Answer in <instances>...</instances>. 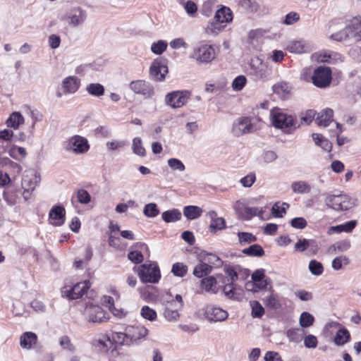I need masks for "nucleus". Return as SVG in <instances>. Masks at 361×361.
<instances>
[{
    "mask_svg": "<svg viewBox=\"0 0 361 361\" xmlns=\"http://www.w3.org/2000/svg\"><path fill=\"white\" fill-rule=\"evenodd\" d=\"M326 205L336 211H346L353 207L352 199L347 195H331L326 199Z\"/></svg>",
    "mask_w": 361,
    "mask_h": 361,
    "instance_id": "obj_4",
    "label": "nucleus"
},
{
    "mask_svg": "<svg viewBox=\"0 0 361 361\" xmlns=\"http://www.w3.org/2000/svg\"><path fill=\"white\" fill-rule=\"evenodd\" d=\"M242 252L245 255L254 257H262L264 255V250L262 247L258 244H253L243 249Z\"/></svg>",
    "mask_w": 361,
    "mask_h": 361,
    "instance_id": "obj_36",
    "label": "nucleus"
},
{
    "mask_svg": "<svg viewBox=\"0 0 361 361\" xmlns=\"http://www.w3.org/2000/svg\"><path fill=\"white\" fill-rule=\"evenodd\" d=\"M159 213V210L155 203L147 204L143 209V214L145 216L153 218L157 216Z\"/></svg>",
    "mask_w": 361,
    "mask_h": 361,
    "instance_id": "obj_39",
    "label": "nucleus"
},
{
    "mask_svg": "<svg viewBox=\"0 0 361 361\" xmlns=\"http://www.w3.org/2000/svg\"><path fill=\"white\" fill-rule=\"evenodd\" d=\"M290 90V86L286 82H280L273 86L274 92L277 94H282L283 96L289 94Z\"/></svg>",
    "mask_w": 361,
    "mask_h": 361,
    "instance_id": "obj_38",
    "label": "nucleus"
},
{
    "mask_svg": "<svg viewBox=\"0 0 361 361\" xmlns=\"http://www.w3.org/2000/svg\"><path fill=\"white\" fill-rule=\"evenodd\" d=\"M240 244L244 245L247 243H250L257 240L255 235L250 233L247 232H239L238 233Z\"/></svg>",
    "mask_w": 361,
    "mask_h": 361,
    "instance_id": "obj_48",
    "label": "nucleus"
},
{
    "mask_svg": "<svg viewBox=\"0 0 361 361\" xmlns=\"http://www.w3.org/2000/svg\"><path fill=\"white\" fill-rule=\"evenodd\" d=\"M190 96L188 91H173L166 95L165 103L172 108H180L188 102Z\"/></svg>",
    "mask_w": 361,
    "mask_h": 361,
    "instance_id": "obj_9",
    "label": "nucleus"
},
{
    "mask_svg": "<svg viewBox=\"0 0 361 361\" xmlns=\"http://www.w3.org/2000/svg\"><path fill=\"white\" fill-rule=\"evenodd\" d=\"M161 217L166 223L175 222L181 219V213L178 209H173L163 212Z\"/></svg>",
    "mask_w": 361,
    "mask_h": 361,
    "instance_id": "obj_29",
    "label": "nucleus"
},
{
    "mask_svg": "<svg viewBox=\"0 0 361 361\" xmlns=\"http://www.w3.org/2000/svg\"><path fill=\"white\" fill-rule=\"evenodd\" d=\"M251 74L257 80H267L270 76L268 66L259 57L254 58L250 62Z\"/></svg>",
    "mask_w": 361,
    "mask_h": 361,
    "instance_id": "obj_10",
    "label": "nucleus"
},
{
    "mask_svg": "<svg viewBox=\"0 0 361 361\" xmlns=\"http://www.w3.org/2000/svg\"><path fill=\"white\" fill-rule=\"evenodd\" d=\"M214 19L217 23H212L207 26L206 32L208 34H217L221 29L219 23L231 22L233 20V13L229 8L224 6L217 10Z\"/></svg>",
    "mask_w": 361,
    "mask_h": 361,
    "instance_id": "obj_5",
    "label": "nucleus"
},
{
    "mask_svg": "<svg viewBox=\"0 0 361 361\" xmlns=\"http://www.w3.org/2000/svg\"><path fill=\"white\" fill-rule=\"evenodd\" d=\"M167 42L164 40H159L152 44L151 50L156 54H161L167 48Z\"/></svg>",
    "mask_w": 361,
    "mask_h": 361,
    "instance_id": "obj_53",
    "label": "nucleus"
},
{
    "mask_svg": "<svg viewBox=\"0 0 361 361\" xmlns=\"http://www.w3.org/2000/svg\"><path fill=\"white\" fill-rule=\"evenodd\" d=\"M183 7L187 13L191 16H194L197 11L196 4L192 1H188L183 4Z\"/></svg>",
    "mask_w": 361,
    "mask_h": 361,
    "instance_id": "obj_64",
    "label": "nucleus"
},
{
    "mask_svg": "<svg viewBox=\"0 0 361 361\" xmlns=\"http://www.w3.org/2000/svg\"><path fill=\"white\" fill-rule=\"evenodd\" d=\"M360 26V20L357 18H354L350 24L346 26L343 30L334 33L330 38L337 42H343L348 39L350 36L354 37V32Z\"/></svg>",
    "mask_w": 361,
    "mask_h": 361,
    "instance_id": "obj_14",
    "label": "nucleus"
},
{
    "mask_svg": "<svg viewBox=\"0 0 361 361\" xmlns=\"http://www.w3.org/2000/svg\"><path fill=\"white\" fill-rule=\"evenodd\" d=\"M265 305L272 310H278L281 305L276 297L272 294L268 295L264 299Z\"/></svg>",
    "mask_w": 361,
    "mask_h": 361,
    "instance_id": "obj_44",
    "label": "nucleus"
},
{
    "mask_svg": "<svg viewBox=\"0 0 361 361\" xmlns=\"http://www.w3.org/2000/svg\"><path fill=\"white\" fill-rule=\"evenodd\" d=\"M239 4L243 8L250 12H256L259 8L258 4L252 0H239Z\"/></svg>",
    "mask_w": 361,
    "mask_h": 361,
    "instance_id": "obj_52",
    "label": "nucleus"
},
{
    "mask_svg": "<svg viewBox=\"0 0 361 361\" xmlns=\"http://www.w3.org/2000/svg\"><path fill=\"white\" fill-rule=\"evenodd\" d=\"M165 319L169 322H173L178 320L179 318V313L177 310H171L166 307L164 312Z\"/></svg>",
    "mask_w": 361,
    "mask_h": 361,
    "instance_id": "obj_56",
    "label": "nucleus"
},
{
    "mask_svg": "<svg viewBox=\"0 0 361 361\" xmlns=\"http://www.w3.org/2000/svg\"><path fill=\"white\" fill-rule=\"evenodd\" d=\"M205 317L210 322H221L228 317V312L220 307L207 306L204 312Z\"/></svg>",
    "mask_w": 361,
    "mask_h": 361,
    "instance_id": "obj_19",
    "label": "nucleus"
},
{
    "mask_svg": "<svg viewBox=\"0 0 361 361\" xmlns=\"http://www.w3.org/2000/svg\"><path fill=\"white\" fill-rule=\"evenodd\" d=\"M128 258L129 260H130L132 262L135 264H140L144 259L143 255L141 253V252L137 250L130 251L128 255Z\"/></svg>",
    "mask_w": 361,
    "mask_h": 361,
    "instance_id": "obj_61",
    "label": "nucleus"
},
{
    "mask_svg": "<svg viewBox=\"0 0 361 361\" xmlns=\"http://www.w3.org/2000/svg\"><path fill=\"white\" fill-rule=\"evenodd\" d=\"M140 313L143 318L149 321H154L157 319V312L149 306H143Z\"/></svg>",
    "mask_w": 361,
    "mask_h": 361,
    "instance_id": "obj_50",
    "label": "nucleus"
},
{
    "mask_svg": "<svg viewBox=\"0 0 361 361\" xmlns=\"http://www.w3.org/2000/svg\"><path fill=\"white\" fill-rule=\"evenodd\" d=\"M287 49L294 54H302L310 51V46L303 40H294L287 46Z\"/></svg>",
    "mask_w": 361,
    "mask_h": 361,
    "instance_id": "obj_23",
    "label": "nucleus"
},
{
    "mask_svg": "<svg viewBox=\"0 0 361 361\" xmlns=\"http://www.w3.org/2000/svg\"><path fill=\"white\" fill-rule=\"evenodd\" d=\"M40 176L35 169H28L25 171L22 178L23 196L25 200L30 198L32 191L40 181Z\"/></svg>",
    "mask_w": 361,
    "mask_h": 361,
    "instance_id": "obj_2",
    "label": "nucleus"
},
{
    "mask_svg": "<svg viewBox=\"0 0 361 361\" xmlns=\"http://www.w3.org/2000/svg\"><path fill=\"white\" fill-rule=\"evenodd\" d=\"M307 224V221L302 217L293 218L290 221L291 226L298 229L305 228Z\"/></svg>",
    "mask_w": 361,
    "mask_h": 361,
    "instance_id": "obj_63",
    "label": "nucleus"
},
{
    "mask_svg": "<svg viewBox=\"0 0 361 361\" xmlns=\"http://www.w3.org/2000/svg\"><path fill=\"white\" fill-rule=\"evenodd\" d=\"M90 287L89 281H84L75 284L72 288L68 289L63 288L62 295H66L69 300L78 299L87 292Z\"/></svg>",
    "mask_w": 361,
    "mask_h": 361,
    "instance_id": "obj_11",
    "label": "nucleus"
},
{
    "mask_svg": "<svg viewBox=\"0 0 361 361\" xmlns=\"http://www.w3.org/2000/svg\"><path fill=\"white\" fill-rule=\"evenodd\" d=\"M303 331L300 329H292L287 331V336L290 341L299 342L301 339Z\"/></svg>",
    "mask_w": 361,
    "mask_h": 361,
    "instance_id": "obj_54",
    "label": "nucleus"
},
{
    "mask_svg": "<svg viewBox=\"0 0 361 361\" xmlns=\"http://www.w3.org/2000/svg\"><path fill=\"white\" fill-rule=\"evenodd\" d=\"M252 306V315L253 317L260 318L264 314V310L262 305L256 300L250 302Z\"/></svg>",
    "mask_w": 361,
    "mask_h": 361,
    "instance_id": "obj_49",
    "label": "nucleus"
},
{
    "mask_svg": "<svg viewBox=\"0 0 361 361\" xmlns=\"http://www.w3.org/2000/svg\"><path fill=\"white\" fill-rule=\"evenodd\" d=\"M216 283V279L214 276L205 277L203 278L201 281V285L204 290L206 292H211L213 293H216V290H215Z\"/></svg>",
    "mask_w": 361,
    "mask_h": 361,
    "instance_id": "obj_35",
    "label": "nucleus"
},
{
    "mask_svg": "<svg viewBox=\"0 0 361 361\" xmlns=\"http://www.w3.org/2000/svg\"><path fill=\"white\" fill-rule=\"evenodd\" d=\"M87 17L86 12L79 7L71 9L65 17L68 25L72 27H77L82 25Z\"/></svg>",
    "mask_w": 361,
    "mask_h": 361,
    "instance_id": "obj_16",
    "label": "nucleus"
},
{
    "mask_svg": "<svg viewBox=\"0 0 361 361\" xmlns=\"http://www.w3.org/2000/svg\"><path fill=\"white\" fill-rule=\"evenodd\" d=\"M202 209L197 206H186L183 208V214L190 220L197 219L201 216Z\"/></svg>",
    "mask_w": 361,
    "mask_h": 361,
    "instance_id": "obj_28",
    "label": "nucleus"
},
{
    "mask_svg": "<svg viewBox=\"0 0 361 361\" xmlns=\"http://www.w3.org/2000/svg\"><path fill=\"white\" fill-rule=\"evenodd\" d=\"M312 137L317 145L322 147L325 150H327V149L329 147V141L322 135L318 133H313Z\"/></svg>",
    "mask_w": 361,
    "mask_h": 361,
    "instance_id": "obj_55",
    "label": "nucleus"
},
{
    "mask_svg": "<svg viewBox=\"0 0 361 361\" xmlns=\"http://www.w3.org/2000/svg\"><path fill=\"white\" fill-rule=\"evenodd\" d=\"M255 130V126L248 117L239 118L233 126V133L236 136L250 133Z\"/></svg>",
    "mask_w": 361,
    "mask_h": 361,
    "instance_id": "obj_17",
    "label": "nucleus"
},
{
    "mask_svg": "<svg viewBox=\"0 0 361 361\" xmlns=\"http://www.w3.org/2000/svg\"><path fill=\"white\" fill-rule=\"evenodd\" d=\"M334 111L331 109H326L322 111L316 118V122L319 126H328L330 123L334 122Z\"/></svg>",
    "mask_w": 361,
    "mask_h": 361,
    "instance_id": "obj_24",
    "label": "nucleus"
},
{
    "mask_svg": "<svg viewBox=\"0 0 361 361\" xmlns=\"http://www.w3.org/2000/svg\"><path fill=\"white\" fill-rule=\"evenodd\" d=\"M235 210L238 216L243 220H250L253 216H262V208L245 207L243 203L237 202L235 205Z\"/></svg>",
    "mask_w": 361,
    "mask_h": 361,
    "instance_id": "obj_15",
    "label": "nucleus"
},
{
    "mask_svg": "<svg viewBox=\"0 0 361 361\" xmlns=\"http://www.w3.org/2000/svg\"><path fill=\"white\" fill-rule=\"evenodd\" d=\"M77 198L80 203L84 204H88L91 200V196L90 193L84 189H80L78 190Z\"/></svg>",
    "mask_w": 361,
    "mask_h": 361,
    "instance_id": "obj_57",
    "label": "nucleus"
},
{
    "mask_svg": "<svg viewBox=\"0 0 361 361\" xmlns=\"http://www.w3.org/2000/svg\"><path fill=\"white\" fill-rule=\"evenodd\" d=\"M309 270L314 276H320L324 271L322 264L315 259H312L309 263Z\"/></svg>",
    "mask_w": 361,
    "mask_h": 361,
    "instance_id": "obj_41",
    "label": "nucleus"
},
{
    "mask_svg": "<svg viewBox=\"0 0 361 361\" xmlns=\"http://www.w3.org/2000/svg\"><path fill=\"white\" fill-rule=\"evenodd\" d=\"M311 186L305 181H294L291 184V189L293 192L299 194L309 193L311 191Z\"/></svg>",
    "mask_w": 361,
    "mask_h": 361,
    "instance_id": "obj_30",
    "label": "nucleus"
},
{
    "mask_svg": "<svg viewBox=\"0 0 361 361\" xmlns=\"http://www.w3.org/2000/svg\"><path fill=\"white\" fill-rule=\"evenodd\" d=\"M332 73L329 67L319 66L314 69L312 76V83L317 87L325 88L330 85Z\"/></svg>",
    "mask_w": 361,
    "mask_h": 361,
    "instance_id": "obj_6",
    "label": "nucleus"
},
{
    "mask_svg": "<svg viewBox=\"0 0 361 361\" xmlns=\"http://www.w3.org/2000/svg\"><path fill=\"white\" fill-rule=\"evenodd\" d=\"M112 340L118 344L130 345V341L127 338V331L125 332H114L111 335Z\"/></svg>",
    "mask_w": 361,
    "mask_h": 361,
    "instance_id": "obj_43",
    "label": "nucleus"
},
{
    "mask_svg": "<svg viewBox=\"0 0 361 361\" xmlns=\"http://www.w3.org/2000/svg\"><path fill=\"white\" fill-rule=\"evenodd\" d=\"M66 147L77 154H83L89 150L90 145L85 137L74 135L68 140Z\"/></svg>",
    "mask_w": 361,
    "mask_h": 361,
    "instance_id": "obj_13",
    "label": "nucleus"
},
{
    "mask_svg": "<svg viewBox=\"0 0 361 361\" xmlns=\"http://www.w3.org/2000/svg\"><path fill=\"white\" fill-rule=\"evenodd\" d=\"M24 122V118L20 112H13L6 121L7 126L17 129Z\"/></svg>",
    "mask_w": 361,
    "mask_h": 361,
    "instance_id": "obj_34",
    "label": "nucleus"
},
{
    "mask_svg": "<svg viewBox=\"0 0 361 361\" xmlns=\"http://www.w3.org/2000/svg\"><path fill=\"white\" fill-rule=\"evenodd\" d=\"M356 224H357V221L355 220H351V221H349L343 224L331 226L330 228V231L336 232V233H341V232L350 233L355 228V227L356 226Z\"/></svg>",
    "mask_w": 361,
    "mask_h": 361,
    "instance_id": "obj_31",
    "label": "nucleus"
},
{
    "mask_svg": "<svg viewBox=\"0 0 361 361\" xmlns=\"http://www.w3.org/2000/svg\"><path fill=\"white\" fill-rule=\"evenodd\" d=\"M132 148L135 154L141 157L145 155V149L142 147V140L140 137L133 139Z\"/></svg>",
    "mask_w": 361,
    "mask_h": 361,
    "instance_id": "obj_51",
    "label": "nucleus"
},
{
    "mask_svg": "<svg viewBox=\"0 0 361 361\" xmlns=\"http://www.w3.org/2000/svg\"><path fill=\"white\" fill-rule=\"evenodd\" d=\"M86 91L92 96L101 97L104 94V87L99 83H90L86 87Z\"/></svg>",
    "mask_w": 361,
    "mask_h": 361,
    "instance_id": "obj_37",
    "label": "nucleus"
},
{
    "mask_svg": "<svg viewBox=\"0 0 361 361\" xmlns=\"http://www.w3.org/2000/svg\"><path fill=\"white\" fill-rule=\"evenodd\" d=\"M350 334L346 329H339L334 337V342L337 345H343L350 341Z\"/></svg>",
    "mask_w": 361,
    "mask_h": 361,
    "instance_id": "obj_33",
    "label": "nucleus"
},
{
    "mask_svg": "<svg viewBox=\"0 0 361 361\" xmlns=\"http://www.w3.org/2000/svg\"><path fill=\"white\" fill-rule=\"evenodd\" d=\"M224 228H226V221L223 217H219L213 221L209 225V230L212 233H215L216 231H221Z\"/></svg>",
    "mask_w": 361,
    "mask_h": 361,
    "instance_id": "obj_45",
    "label": "nucleus"
},
{
    "mask_svg": "<svg viewBox=\"0 0 361 361\" xmlns=\"http://www.w3.org/2000/svg\"><path fill=\"white\" fill-rule=\"evenodd\" d=\"M65 209L61 205L54 206L49 212V216L51 220L56 221L51 222V224L56 226H59L63 224L65 221Z\"/></svg>",
    "mask_w": 361,
    "mask_h": 361,
    "instance_id": "obj_21",
    "label": "nucleus"
},
{
    "mask_svg": "<svg viewBox=\"0 0 361 361\" xmlns=\"http://www.w3.org/2000/svg\"><path fill=\"white\" fill-rule=\"evenodd\" d=\"M171 272L176 276L183 277L188 272V267L183 263L176 262L173 264Z\"/></svg>",
    "mask_w": 361,
    "mask_h": 361,
    "instance_id": "obj_40",
    "label": "nucleus"
},
{
    "mask_svg": "<svg viewBox=\"0 0 361 361\" xmlns=\"http://www.w3.org/2000/svg\"><path fill=\"white\" fill-rule=\"evenodd\" d=\"M126 329L130 345L133 342L145 337L148 333V330L143 326H128Z\"/></svg>",
    "mask_w": 361,
    "mask_h": 361,
    "instance_id": "obj_20",
    "label": "nucleus"
},
{
    "mask_svg": "<svg viewBox=\"0 0 361 361\" xmlns=\"http://www.w3.org/2000/svg\"><path fill=\"white\" fill-rule=\"evenodd\" d=\"M59 344L63 349L70 352H73L75 349V346L71 343V339L68 336H61L59 338Z\"/></svg>",
    "mask_w": 361,
    "mask_h": 361,
    "instance_id": "obj_58",
    "label": "nucleus"
},
{
    "mask_svg": "<svg viewBox=\"0 0 361 361\" xmlns=\"http://www.w3.org/2000/svg\"><path fill=\"white\" fill-rule=\"evenodd\" d=\"M192 57L200 63H209L216 58L214 48L212 45L201 44L194 49Z\"/></svg>",
    "mask_w": 361,
    "mask_h": 361,
    "instance_id": "obj_8",
    "label": "nucleus"
},
{
    "mask_svg": "<svg viewBox=\"0 0 361 361\" xmlns=\"http://www.w3.org/2000/svg\"><path fill=\"white\" fill-rule=\"evenodd\" d=\"M108 343H111V339L109 336L104 337V339H94L92 341L93 345L98 348L101 352H106L108 350Z\"/></svg>",
    "mask_w": 361,
    "mask_h": 361,
    "instance_id": "obj_47",
    "label": "nucleus"
},
{
    "mask_svg": "<svg viewBox=\"0 0 361 361\" xmlns=\"http://www.w3.org/2000/svg\"><path fill=\"white\" fill-rule=\"evenodd\" d=\"M349 263L348 259L345 256L337 257L332 261V267L335 270H339L342 268L343 264H348Z\"/></svg>",
    "mask_w": 361,
    "mask_h": 361,
    "instance_id": "obj_59",
    "label": "nucleus"
},
{
    "mask_svg": "<svg viewBox=\"0 0 361 361\" xmlns=\"http://www.w3.org/2000/svg\"><path fill=\"white\" fill-rule=\"evenodd\" d=\"M255 174L254 173H250L246 176L241 178L240 182L243 187L250 188L255 183Z\"/></svg>",
    "mask_w": 361,
    "mask_h": 361,
    "instance_id": "obj_62",
    "label": "nucleus"
},
{
    "mask_svg": "<svg viewBox=\"0 0 361 361\" xmlns=\"http://www.w3.org/2000/svg\"><path fill=\"white\" fill-rule=\"evenodd\" d=\"M200 258L207 262L208 264L216 266L217 267L222 266L223 261L215 254L212 253H204L200 255Z\"/></svg>",
    "mask_w": 361,
    "mask_h": 361,
    "instance_id": "obj_32",
    "label": "nucleus"
},
{
    "mask_svg": "<svg viewBox=\"0 0 361 361\" xmlns=\"http://www.w3.org/2000/svg\"><path fill=\"white\" fill-rule=\"evenodd\" d=\"M130 90L135 94L142 95L144 99H151L154 94V86L145 80H133L129 84Z\"/></svg>",
    "mask_w": 361,
    "mask_h": 361,
    "instance_id": "obj_7",
    "label": "nucleus"
},
{
    "mask_svg": "<svg viewBox=\"0 0 361 361\" xmlns=\"http://www.w3.org/2000/svg\"><path fill=\"white\" fill-rule=\"evenodd\" d=\"M315 243L314 240L300 239L295 245V249L299 252H304L308 247L312 246Z\"/></svg>",
    "mask_w": 361,
    "mask_h": 361,
    "instance_id": "obj_46",
    "label": "nucleus"
},
{
    "mask_svg": "<svg viewBox=\"0 0 361 361\" xmlns=\"http://www.w3.org/2000/svg\"><path fill=\"white\" fill-rule=\"evenodd\" d=\"M137 274L143 283H156L161 277L159 268L156 263L142 264L138 268Z\"/></svg>",
    "mask_w": 361,
    "mask_h": 361,
    "instance_id": "obj_3",
    "label": "nucleus"
},
{
    "mask_svg": "<svg viewBox=\"0 0 361 361\" xmlns=\"http://www.w3.org/2000/svg\"><path fill=\"white\" fill-rule=\"evenodd\" d=\"M85 312L89 322L102 323L107 319L106 312L99 305H90L87 306Z\"/></svg>",
    "mask_w": 361,
    "mask_h": 361,
    "instance_id": "obj_18",
    "label": "nucleus"
},
{
    "mask_svg": "<svg viewBox=\"0 0 361 361\" xmlns=\"http://www.w3.org/2000/svg\"><path fill=\"white\" fill-rule=\"evenodd\" d=\"M270 116L272 124L276 128L283 129L287 133H290L293 130L299 127V125L296 126L293 116L288 115L280 109L271 110Z\"/></svg>",
    "mask_w": 361,
    "mask_h": 361,
    "instance_id": "obj_1",
    "label": "nucleus"
},
{
    "mask_svg": "<svg viewBox=\"0 0 361 361\" xmlns=\"http://www.w3.org/2000/svg\"><path fill=\"white\" fill-rule=\"evenodd\" d=\"M13 133L12 130L5 129L0 131V158H7L6 157H1L6 152L5 143L12 138Z\"/></svg>",
    "mask_w": 361,
    "mask_h": 361,
    "instance_id": "obj_27",
    "label": "nucleus"
},
{
    "mask_svg": "<svg viewBox=\"0 0 361 361\" xmlns=\"http://www.w3.org/2000/svg\"><path fill=\"white\" fill-rule=\"evenodd\" d=\"M246 78L244 75L236 77L232 83V87L235 90H241L246 84Z\"/></svg>",
    "mask_w": 361,
    "mask_h": 361,
    "instance_id": "obj_60",
    "label": "nucleus"
},
{
    "mask_svg": "<svg viewBox=\"0 0 361 361\" xmlns=\"http://www.w3.org/2000/svg\"><path fill=\"white\" fill-rule=\"evenodd\" d=\"M37 335L35 333L28 331L22 334L20 338V344L23 348L30 349L37 342Z\"/></svg>",
    "mask_w": 361,
    "mask_h": 361,
    "instance_id": "obj_26",
    "label": "nucleus"
},
{
    "mask_svg": "<svg viewBox=\"0 0 361 361\" xmlns=\"http://www.w3.org/2000/svg\"><path fill=\"white\" fill-rule=\"evenodd\" d=\"M80 86V80L75 76H68L63 79L62 87L64 94H73Z\"/></svg>",
    "mask_w": 361,
    "mask_h": 361,
    "instance_id": "obj_22",
    "label": "nucleus"
},
{
    "mask_svg": "<svg viewBox=\"0 0 361 361\" xmlns=\"http://www.w3.org/2000/svg\"><path fill=\"white\" fill-rule=\"evenodd\" d=\"M212 271V265L200 258V263L195 267L192 274L195 277L200 279L209 275Z\"/></svg>",
    "mask_w": 361,
    "mask_h": 361,
    "instance_id": "obj_25",
    "label": "nucleus"
},
{
    "mask_svg": "<svg viewBox=\"0 0 361 361\" xmlns=\"http://www.w3.org/2000/svg\"><path fill=\"white\" fill-rule=\"evenodd\" d=\"M167 73V66L162 59H155L149 68L150 77L155 81L164 80Z\"/></svg>",
    "mask_w": 361,
    "mask_h": 361,
    "instance_id": "obj_12",
    "label": "nucleus"
},
{
    "mask_svg": "<svg viewBox=\"0 0 361 361\" xmlns=\"http://www.w3.org/2000/svg\"><path fill=\"white\" fill-rule=\"evenodd\" d=\"M314 317L307 312H303L300 317V325L302 328H307L314 323Z\"/></svg>",
    "mask_w": 361,
    "mask_h": 361,
    "instance_id": "obj_42",
    "label": "nucleus"
}]
</instances>
